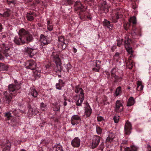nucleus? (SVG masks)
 Here are the masks:
<instances>
[{
    "label": "nucleus",
    "instance_id": "obj_1",
    "mask_svg": "<svg viewBox=\"0 0 151 151\" xmlns=\"http://www.w3.org/2000/svg\"><path fill=\"white\" fill-rule=\"evenodd\" d=\"M15 84H10L8 88L9 91H6L4 92V100L6 101L7 103L9 104L12 98L10 93L13 96H15L17 94V90L20 88L19 86L17 85L16 83Z\"/></svg>",
    "mask_w": 151,
    "mask_h": 151
},
{
    "label": "nucleus",
    "instance_id": "obj_2",
    "mask_svg": "<svg viewBox=\"0 0 151 151\" xmlns=\"http://www.w3.org/2000/svg\"><path fill=\"white\" fill-rule=\"evenodd\" d=\"M12 48L13 45L11 43H6L0 45V52L6 57L12 55Z\"/></svg>",
    "mask_w": 151,
    "mask_h": 151
},
{
    "label": "nucleus",
    "instance_id": "obj_3",
    "mask_svg": "<svg viewBox=\"0 0 151 151\" xmlns=\"http://www.w3.org/2000/svg\"><path fill=\"white\" fill-rule=\"evenodd\" d=\"M25 33V29H20L18 33V35L16 36L14 41L15 44L17 45H21L25 43V39L23 35Z\"/></svg>",
    "mask_w": 151,
    "mask_h": 151
},
{
    "label": "nucleus",
    "instance_id": "obj_4",
    "mask_svg": "<svg viewBox=\"0 0 151 151\" xmlns=\"http://www.w3.org/2000/svg\"><path fill=\"white\" fill-rule=\"evenodd\" d=\"M5 119L8 123L12 126H16L18 123L17 118L12 115L10 112H7L5 113Z\"/></svg>",
    "mask_w": 151,
    "mask_h": 151
},
{
    "label": "nucleus",
    "instance_id": "obj_5",
    "mask_svg": "<svg viewBox=\"0 0 151 151\" xmlns=\"http://www.w3.org/2000/svg\"><path fill=\"white\" fill-rule=\"evenodd\" d=\"M51 58L55 61L56 64V70L61 72L62 70V66L60 62V60L58 53L56 52H53L51 55Z\"/></svg>",
    "mask_w": 151,
    "mask_h": 151
},
{
    "label": "nucleus",
    "instance_id": "obj_6",
    "mask_svg": "<svg viewBox=\"0 0 151 151\" xmlns=\"http://www.w3.org/2000/svg\"><path fill=\"white\" fill-rule=\"evenodd\" d=\"M122 101L117 100L115 104L114 111L117 113H121L124 111Z\"/></svg>",
    "mask_w": 151,
    "mask_h": 151
},
{
    "label": "nucleus",
    "instance_id": "obj_7",
    "mask_svg": "<svg viewBox=\"0 0 151 151\" xmlns=\"http://www.w3.org/2000/svg\"><path fill=\"white\" fill-rule=\"evenodd\" d=\"M40 41L41 45L42 47H45L50 42V41L47 37L43 35L42 34L40 37Z\"/></svg>",
    "mask_w": 151,
    "mask_h": 151
},
{
    "label": "nucleus",
    "instance_id": "obj_8",
    "mask_svg": "<svg viewBox=\"0 0 151 151\" xmlns=\"http://www.w3.org/2000/svg\"><path fill=\"white\" fill-rule=\"evenodd\" d=\"M25 67L27 69L34 70L36 66V64L33 60H30L27 61L25 63Z\"/></svg>",
    "mask_w": 151,
    "mask_h": 151
},
{
    "label": "nucleus",
    "instance_id": "obj_9",
    "mask_svg": "<svg viewBox=\"0 0 151 151\" xmlns=\"http://www.w3.org/2000/svg\"><path fill=\"white\" fill-rule=\"evenodd\" d=\"M74 99L76 101V104L77 106H81L82 104L84 99V95L81 94L78 96L76 95L74 97Z\"/></svg>",
    "mask_w": 151,
    "mask_h": 151
},
{
    "label": "nucleus",
    "instance_id": "obj_10",
    "mask_svg": "<svg viewBox=\"0 0 151 151\" xmlns=\"http://www.w3.org/2000/svg\"><path fill=\"white\" fill-rule=\"evenodd\" d=\"M81 121V116L78 115H73L71 119V124L73 125H77L79 124Z\"/></svg>",
    "mask_w": 151,
    "mask_h": 151
},
{
    "label": "nucleus",
    "instance_id": "obj_11",
    "mask_svg": "<svg viewBox=\"0 0 151 151\" xmlns=\"http://www.w3.org/2000/svg\"><path fill=\"white\" fill-rule=\"evenodd\" d=\"M24 52L25 53L28 54L29 57L32 58L33 55L37 53V51L35 49L26 47L24 48Z\"/></svg>",
    "mask_w": 151,
    "mask_h": 151
},
{
    "label": "nucleus",
    "instance_id": "obj_12",
    "mask_svg": "<svg viewBox=\"0 0 151 151\" xmlns=\"http://www.w3.org/2000/svg\"><path fill=\"white\" fill-rule=\"evenodd\" d=\"M100 137L98 136L94 135L92 140L91 147L93 149L96 148L99 145L100 141Z\"/></svg>",
    "mask_w": 151,
    "mask_h": 151
},
{
    "label": "nucleus",
    "instance_id": "obj_13",
    "mask_svg": "<svg viewBox=\"0 0 151 151\" xmlns=\"http://www.w3.org/2000/svg\"><path fill=\"white\" fill-rule=\"evenodd\" d=\"M132 129V125L131 123L128 121H127L124 126V131L125 134L126 135H129L131 133Z\"/></svg>",
    "mask_w": 151,
    "mask_h": 151
},
{
    "label": "nucleus",
    "instance_id": "obj_14",
    "mask_svg": "<svg viewBox=\"0 0 151 151\" xmlns=\"http://www.w3.org/2000/svg\"><path fill=\"white\" fill-rule=\"evenodd\" d=\"M74 6L75 10L76 11L80 10L81 12H83L84 10V7L79 1H77L75 2Z\"/></svg>",
    "mask_w": 151,
    "mask_h": 151
},
{
    "label": "nucleus",
    "instance_id": "obj_15",
    "mask_svg": "<svg viewBox=\"0 0 151 151\" xmlns=\"http://www.w3.org/2000/svg\"><path fill=\"white\" fill-rule=\"evenodd\" d=\"M94 65L95 66L96 68H93L92 70L93 71L99 72L101 67V61L99 60H97L96 61L93 60Z\"/></svg>",
    "mask_w": 151,
    "mask_h": 151
},
{
    "label": "nucleus",
    "instance_id": "obj_16",
    "mask_svg": "<svg viewBox=\"0 0 151 151\" xmlns=\"http://www.w3.org/2000/svg\"><path fill=\"white\" fill-rule=\"evenodd\" d=\"M132 23L133 24H135L136 23V18L135 16H133L129 19V22H128L124 25V29L127 30L128 27L130 26V23Z\"/></svg>",
    "mask_w": 151,
    "mask_h": 151
},
{
    "label": "nucleus",
    "instance_id": "obj_17",
    "mask_svg": "<svg viewBox=\"0 0 151 151\" xmlns=\"http://www.w3.org/2000/svg\"><path fill=\"white\" fill-rule=\"evenodd\" d=\"M85 108V114L86 115L87 117H89L92 113V111L87 102L86 103Z\"/></svg>",
    "mask_w": 151,
    "mask_h": 151
},
{
    "label": "nucleus",
    "instance_id": "obj_18",
    "mask_svg": "<svg viewBox=\"0 0 151 151\" xmlns=\"http://www.w3.org/2000/svg\"><path fill=\"white\" fill-rule=\"evenodd\" d=\"M81 140L78 137L75 138L71 142L72 146L74 147H78L80 145Z\"/></svg>",
    "mask_w": 151,
    "mask_h": 151
},
{
    "label": "nucleus",
    "instance_id": "obj_19",
    "mask_svg": "<svg viewBox=\"0 0 151 151\" xmlns=\"http://www.w3.org/2000/svg\"><path fill=\"white\" fill-rule=\"evenodd\" d=\"M37 15L34 12H30L26 14V17L28 20L32 21L34 19V17H36Z\"/></svg>",
    "mask_w": 151,
    "mask_h": 151
},
{
    "label": "nucleus",
    "instance_id": "obj_20",
    "mask_svg": "<svg viewBox=\"0 0 151 151\" xmlns=\"http://www.w3.org/2000/svg\"><path fill=\"white\" fill-rule=\"evenodd\" d=\"M25 33L23 35L25 39V43L31 42L33 40L32 35L27 32L25 30Z\"/></svg>",
    "mask_w": 151,
    "mask_h": 151
},
{
    "label": "nucleus",
    "instance_id": "obj_21",
    "mask_svg": "<svg viewBox=\"0 0 151 151\" xmlns=\"http://www.w3.org/2000/svg\"><path fill=\"white\" fill-rule=\"evenodd\" d=\"M29 95H31L34 98H36L38 95V93L35 88L31 87Z\"/></svg>",
    "mask_w": 151,
    "mask_h": 151
},
{
    "label": "nucleus",
    "instance_id": "obj_22",
    "mask_svg": "<svg viewBox=\"0 0 151 151\" xmlns=\"http://www.w3.org/2000/svg\"><path fill=\"white\" fill-rule=\"evenodd\" d=\"M113 70L114 69H112L111 71V76L112 78H114V82H117L121 81H122V78L121 77H119L116 75L115 73L113 72Z\"/></svg>",
    "mask_w": 151,
    "mask_h": 151
},
{
    "label": "nucleus",
    "instance_id": "obj_23",
    "mask_svg": "<svg viewBox=\"0 0 151 151\" xmlns=\"http://www.w3.org/2000/svg\"><path fill=\"white\" fill-rule=\"evenodd\" d=\"M115 15V16L112 17V21L114 23L117 22L118 19L122 17L121 14L119 11L117 12L116 13Z\"/></svg>",
    "mask_w": 151,
    "mask_h": 151
},
{
    "label": "nucleus",
    "instance_id": "obj_24",
    "mask_svg": "<svg viewBox=\"0 0 151 151\" xmlns=\"http://www.w3.org/2000/svg\"><path fill=\"white\" fill-rule=\"evenodd\" d=\"M3 144V148L4 150H9L10 149L11 144L9 140H6Z\"/></svg>",
    "mask_w": 151,
    "mask_h": 151
},
{
    "label": "nucleus",
    "instance_id": "obj_25",
    "mask_svg": "<svg viewBox=\"0 0 151 151\" xmlns=\"http://www.w3.org/2000/svg\"><path fill=\"white\" fill-rule=\"evenodd\" d=\"M135 103V100L134 98L131 97L128 99V102L127 106H129L133 105Z\"/></svg>",
    "mask_w": 151,
    "mask_h": 151
},
{
    "label": "nucleus",
    "instance_id": "obj_26",
    "mask_svg": "<svg viewBox=\"0 0 151 151\" xmlns=\"http://www.w3.org/2000/svg\"><path fill=\"white\" fill-rule=\"evenodd\" d=\"M104 26L107 27L108 28L110 29V27H112L113 25L111 24L109 21H108L106 19H105L103 22Z\"/></svg>",
    "mask_w": 151,
    "mask_h": 151
},
{
    "label": "nucleus",
    "instance_id": "obj_27",
    "mask_svg": "<svg viewBox=\"0 0 151 151\" xmlns=\"http://www.w3.org/2000/svg\"><path fill=\"white\" fill-rule=\"evenodd\" d=\"M75 88V92L76 93H80L79 95H80L81 94L84 95V93L83 92V90L82 88L79 87L78 86H76Z\"/></svg>",
    "mask_w": 151,
    "mask_h": 151
},
{
    "label": "nucleus",
    "instance_id": "obj_28",
    "mask_svg": "<svg viewBox=\"0 0 151 151\" xmlns=\"http://www.w3.org/2000/svg\"><path fill=\"white\" fill-rule=\"evenodd\" d=\"M67 43L64 42H62L59 43L58 45V48L60 50L64 49L67 45Z\"/></svg>",
    "mask_w": 151,
    "mask_h": 151
},
{
    "label": "nucleus",
    "instance_id": "obj_29",
    "mask_svg": "<svg viewBox=\"0 0 151 151\" xmlns=\"http://www.w3.org/2000/svg\"><path fill=\"white\" fill-rule=\"evenodd\" d=\"M40 107L42 111H44L47 109V105L45 104H44L43 102H42L40 103Z\"/></svg>",
    "mask_w": 151,
    "mask_h": 151
},
{
    "label": "nucleus",
    "instance_id": "obj_30",
    "mask_svg": "<svg viewBox=\"0 0 151 151\" xmlns=\"http://www.w3.org/2000/svg\"><path fill=\"white\" fill-rule=\"evenodd\" d=\"M121 88V87L119 86L116 88L115 92V94L116 96L119 95L122 93V91Z\"/></svg>",
    "mask_w": 151,
    "mask_h": 151
},
{
    "label": "nucleus",
    "instance_id": "obj_31",
    "mask_svg": "<svg viewBox=\"0 0 151 151\" xmlns=\"http://www.w3.org/2000/svg\"><path fill=\"white\" fill-rule=\"evenodd\" d=\"M127 144V140H123L121 143L120 147H121V150L122 151V150L123 148L125 147L126 145Z\"/></svg>",
    "mask_w": 151,
    "mask_h": 151
},
{
    "label": "nucleus",
    "instance_id": "obj_32",
    "mask_svg": "<svg viewBox=\"0 0 151 151\" xmlns=\"http://www.w3.org/2000/svg\"><path fill=\"white\" fill-rule=\"evenodd\" d=\"M143 88V86L141 82L138 81L137 83V89L138 91L142 90Z\"/></svg>",
    "mask_w": 151,
    "mask_h": 151
},
{
    "label": "nucleus",
    "instance_id": "obj_33",
    "mask_svg": "<svg viewBox=\"0 0 151 151\" xmlns=\"http://www.w3.org/2000/svg\"><path fill=\"white\" fill-rule=\"evenodd\" d=\"M126 49L129 54L131 55H133L132 53L133 52V51L132 50V47L131 46L128 47L127 46H126V47H125Z\"/></svg>",
    "mask_w": 151,
    "mask_h": 151
},
{
    "label": "nucleus",
    "instance_id": "obj_34",
    "mask_svg": "<svg viewBox=\"0 0 151 151\" xmlns=\"http://www.w3.org/2000/svg\"><path fill=\"white\" fill-rule=\"evenodd\" d=\"M101 9L103 10L105 13L109 11V9L107 7V5L105 4H104V6L102 5L101 7Z\"/></svg>",
    "mask_w": 151,
    "mask_h": 151
},
{
    "label": "nucleus",
    "instance_id": "obj_35",
    "mask_svg": "<svg viewBox=\"0 0 151 151\" xmlns=\"http://www.w3.org/2000/svg\"><path fill=\"white\" fill-rule=\"evenodd\" d=\"M127 67L129 69H131L133 67V63L131 61H126Z\"/></svg>",
    "mask_w": 151,
    "mask_h": 151
},
{
    "label": "nucleus",
    "instance_id": "obj_36",
    "mask_svg": "<svg viewBox=\"0 0 151 151\" xmlns=\"http://www.w3.org/2000/svg\"><path fill=\"white\" fill-rule=\"evenodd\" d=\"M120 54L121 53L119 52H116L114 56V58L117 61H118L120 58Z\"/></svg>",
    "mask_w": 151,
    "mask_h": 151
},
{
    "label": "nucleus",
    "instance_id": "obj_37",
    "mask_svg": "<svg viewBox=\"0 0 151 151\" xmlns=\"http://www.w3.org/2000/svg\"><path fill=\"white\" fill-rule=\"evenodd\" d=\"M19 111L15 109H12L10 111V112H11L15 116H18Z\"/></svg>",
    "mask_w": 151,
    "mask_h": 151
},
{
    "label": "nucleus",
    "instance_id": "obj_38",
    "mask_svg": "<svg viewBox=\"0 0 151 151\" xmlns=\"http://www.w3.org/2000/svg\"><path fill=\"white\" fill-rule=\"evenodd\" d=\"M96 131L98 134H101L102 132V129L100 127L97 126L96 127Z\"/></svg>",
    "mask_w": 151,
    "mask_h": 151
},
{
    "label": "nucleus",
    "instance_id": "obj_39",
    "mask_svg": "<svg viewBox=\"0 0 151 151\" xmlns=\"http://www.w3.org/2000/svg\"><path fill=\"white\" fill-rule=\"evenodd\" d=\"M8 67L7 66L4 65H0V69L4 71H7Z\"/></svg>",
    "mask_w": 151,
    "mask_h": 151
},
{
    "label": "nucleus",
    "instance_id": "obj_40",
    "mask_svg": "<svg viewBox=\"0 0 151 151\" xmlns=\"http://www.w3.org/2000/svg\"><path fill=\"white\" fill-rule=\"evenodd\" d=\"M10 12V10L9 9H8L6 12H4L3 13V16L4 17H9L10 15V13H9Z\"/></svg>",
    "mask_w": 151,
    "mask_h": 151
},
{
    "label": "nucleus",
    "instance_id": "obj_41",
    "mask_svg": "<svg viewBox=\"0 0 151 151\" xmlns=\"http://www.w3.org/2000/svg\"><path fill=\"white\" fill-rule=\"evenodd\" d=\"M130 40L129 39H128L127 40H125L124 41V46L125 47H126V46H127L128 47H129L130 46Z\"/></svg>",
    "mask_w": 151,
    "mask_h": 151
},
{
    "label": "nucleus",
    "instance_id": "obj_42",
    "mask_svg": "<svg viewBox=\"0 0 151 151\" xmlns=\"http://www.w3.org/2000/svg\"><path fill=\"white\" fill-rule=\"evenodd\" d=\"M123 41V39H121L118 40H117V45L119 47H120L122 44Z\"/></svg>",
    "mask_w": 151,
    "mask_h": 151
},
{
    "label": "nucleus",
    "instance_id": "obj_43",
    "mask_svg": "<svg viewBox=\"0 0 151 151\" xmlns=\"http://www.w3.org/2000/svg\"><path fill=\"white\" fill-rule=\"evenodd\" d=\"M119 116L117 115L114 116L113 119L115 123H117L118 122Z\"/></svg>",
    "mask_w": 151,
    "mask_h": 151
},
{
    "label": "nucleus",
    "instance_id": "obj_44",
    "mask_svg": "<svg viewBox=\"0 0 151 151\" xmlns=\"http://www.w3.org/2000/svg\"><path fill=\"white\" fill-rule=\"evenodd\" d=\"M55 151H63L61 146L58 145H57Z\"/></svg>",
    "mask_w": 151,
    "mask_h": 151
},
{
    "label": "nucleus",
    "instance_id": "obj_45",
    "mask_svg": "<svg viewBox=\"0 0 151 151\" xmlns=\"http://www.w3.org/2000/svg\"><path fill=\"white\" fill-rule=\"evenodd\" d=\"M58 40L59 42H65L64 38L63 36H59L58 37Z\"/></svg>",
    "mask_w": 151,
    "mask_h": 151
},
{
    "label": "nucleus",
    "instance_id": "obj_46",
    "mask_svg": "<svg viewBox=\"0 0 151 151\" xmlns=\"http://www.w3.org/2000/svg\"><path fill=\"white\" fill-rule=\"evenodd\" d=\"M28 112L30 115H35L37 114V113H35L32 108H31L29 110H28Z\"/></svg>",
    "mask_w": 151,
    "mask_h": 151
},
{
    "label": "nucleus",
    "instance_id": "obj_47",
    "mask_svg": "<svg viewBox=\"0 0 151 151\" xmlns=\"http://www.w3.org/2000/svg\"><path fill=\"white\" fill-rule=\"evenodd\" d=\"M63 86L62 85H60L59 83H56V89L58 90H61L62 87Z\"/></svg>",
    "mask_w": 151,
    "mask_h": 151
},
{
    "label": "nucleus",
    "instance_id": "obj_48",
    "mask_svg": "<svg viewBox=\"0 0 151 151\" xmlns=\"http://www.w3.org/2000/svg\"><path fill=\"white\" fill-rule=\"evenodd\" d=\"M113 141V139L109 137H108L106 140V142L109 144V143H111Z\"/></svg>",
    "mask_w": 151,
    "mask_h": 151
},
{
    "label": "nucleus",
    "instance_id": "obj_49",
    "mask_svg": "<svg viewBox=\"0 0 151 151\" xmlns=\"http://www.w3.org/2000/svg\"><path fill=\"white\" fill-rule=\"evenodd\" d=\"M71 67L72 66L69 63L67 64L66 68L67 70V71L68 72H69V70L71 68Z\"/></svg>",
    "mask_w": 151,
    "mask_h": 151
},
{
    "label": "nucleus",
    "instance_id": "obj_50",
    "mask_svg": "<svg viewBox=\"0 0 151 151\" xmlns=\"http://www.w3.org/2000/svg\"><path fill=\"white\" fill-rule=\"evenodd\" d=\"M7 1L9 4H15L16 3L15 0H7Z\"/></svg>",
    "mask_w": 151,
    "mask_h": 151
},
{
    "label": "nucleus",
    "instance_id": "obj_51",
    "mask_svg": "<svg viewBox=\"0 0 151 151\" xmlns=\"http://www.w3.org/2000/svg\"><path fill=\"white\" fill-rule=\"evenodd\" d=\"M60 109V107L59 106H55L53 108V110L54 111H59Z\"/></svg>",
    "mask_w": 151,
    "mask_h": 151
},
{
    "label": "nucleus",
    "instance_id": "obj_52",
    "mask_svg": "<svg viewBox=\"0 0 151 151\" xmlns=\"http://www.w3.org/2000/svg\"><path fill=\"white\" fill-rule=\"evenodd\" d=\"M104 148V144L103 143L101 144L99 147V149L103 151Z\"/></svg>",
    "mask_w": 151,
    "mask_h": 151
},
{
    "label": "nucleus",
    "instance_id": "obj_53",
    "mask_svg": "<svg viewBox=\"0 0 151 151\" xmlns=\"http://www.w3.org/2000/svg\"><path fill=\"white\" fill-rule=\"evenodd\" d=\"M132 36L133 39H136L138 38V35L135 32L132 34Z\"/></svg>",
    "mask_w": 151,
    "mask_h": 151
},
{
    "label": "nucleus",
    "instance_id": "obj_54",
    "mask_svg": "<svg viewBox=\"0 0 151 151\" xmlns=\"http://www.w3.org/2000/svg\"><path fill=\"white\" fill-rule=\"evenodd\" d=\"M133 2L132 4V7L134 9H135L137 6V5L136 4L135 2Z\"/></svg>",
    "mask_w": 151,
    "mask_h": 151
},
{
    "label": "nucleus",
    "instance_id": "obj_55",
    "mask_svg": "<svg viewBox=\"0 0 151 151\" xmlns=\"http://www.w3.org/2000/svg\"><path fill=\"white\" fill-rule=\"evenodd\" d=\"M47 29L49 31H51L53 29V27L50 25H47Z\"/></svg>",
    "mask_w": 151,
    "mask_h": 151
},
{
    "label": "nucleus",
    "instance_id": "obj_56",
    "mask_svg": "<svg viewBox=\"0 0 151 151\" xmlns=\"http://www.w3.org/2000/svg\"><path fill=\"white\" fill-rule=\"evenodd\" d=\"M97 119L98 121L100 122L104 120V119L101 116H98L97 117Z\"/></svg>",
    "mask_w": 151,
    "mask_h": 151
},
{
    "label": "nucleus",
    "instance_id": "obj_57",
    "mask_svg": "<svg viewBox=\"0 0 151 151\" xmlns=\"http://www.w3.org/2000/svg\"><path fill=\"white\" fill-rule=\"evenodd\" d=\"M131 148V151H136L137 150L136 147L134 146H132Z\"/></svg>",
    "mask_w": 151,
    "mask_h": 151
},
{
    "label": "nucleus",
    "instance_id": "obj_58",
    "mask_svg": "<svg viewBox=\"0 0 151 151\" xmlns=\"http://www.w3.org/2000/svg\"><path fill=\"white\" fill-rule=\"evenodd\" d=\"M123 148H124V150L125 151H131V148L128 147H125Z\"/></svg>",
    "mask_w": 151,
    "mask_h": 151
},
{
    "label": "nucleus",
    "instance_id": "obj_59",
    "mask_svg": "<svg viewBox=\"0 0 151 151\" xmlns=\"http://www.w3.org/2000/svg\"><path fill=\"white\" fill-rule=\"evenodd\" d=\"M68 4H73V1L72 0H66Z\"/></svg>",
    "mask_w": 151,
    "mask_h": 151
},
{
    "label": "nucleus",
    "instance_id": "obj_60",
    "mask_svg": "<svg viewBox=\"0 0 151 151\" xmlns=\"http://www.w3.org/2000/svg\"><path fill=\"white\" fill-rule=\"evenodd\" d=\"M147 151H151V147L150 145H147Z\"/></svg>",
    "mask_w": 151,
    "mask_h": 151
},
{
    "label": "nucleus",
    "instance_id": "obj_61",
    "mask_svg": "<svg viewBox=\"0 0 151 151\" xmlns=\"http://www.w3.org/2000/svg\"><path fill=\"white\" fill-rule=\"evenodd\" d=\"M60 85H62L63 86V85L64 84V82H63V81L60 79L59 80V83Z\"/></svg>",
    "mask_w": 151,
    "mask_h": 151
},
{
    "label": "nucleus",
    "instance_id": "obj_62",
    "mask_svg": "<svg viewBox=\"0 0 151 151\" xmlns=\"http://www.w3.org/2000/svg\"><path fill=\"white\" fill-rule=\"evenodd\" d=\"M132 56L133 55H131L129 57L128 60H126V61H131L130 60H131V58L132 57Z\"/></svg>",
    "mask_w": 151,
    "mask_h": 151
},
{
    "label": "nucleus",
    "instance_id": "obj_63",
    "mask_svg": "<svg viewBox=\"0 0 151 151\" xmlns=\"http://www.w3.org/2000/svg\"><path fill=\"white\" fill-rule=\"evenodd\" d=\"M64 100H65V101L63 102V105L64 106H66L67 105V103L66 102V99H64Z\"/></svg>",
    "mask_w": 151,
    "mask_h": 151
},
{
    "label": "nucleus",
    "instance_id": "obj_64",
    "mask_svg": "<svg viewBox=\"0 0 151 151\" xmlns=\"http://www.w3.org/2000/svg\"><path fill=\"white\" fill-rule=\"evenodd\" d=\"M73 52H74L75 53H76L77 51V50L74 47H73Z\"/></svg>",
    "mask_w": 151,
    "mask_h": 151
}]
</instances>
